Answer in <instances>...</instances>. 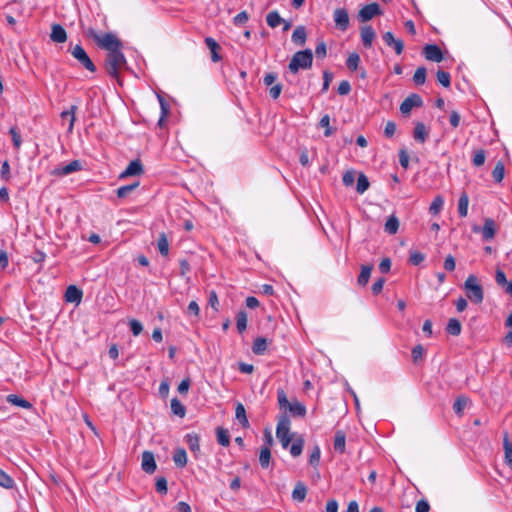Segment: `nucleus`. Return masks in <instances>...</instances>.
<instances>
[{"label": "nucleus", "mask_w": 512, "mask_h": 512, "mask_svg": "<svg viewBox=\"0 0 512 512\" xmlns=\"http://www.w3.org/2000/svg\"><path fill=\"white\" fill-rule=\"evenodd\" d=\"M376 33L372 26L366 25L361 28V40L365 48H371Z\"/></svg>", "instance_id": "nucleus-17"}, {"label": "nucleus", "mask_w": 512, "mask_h": 512, "mask_svg": "<svg viewBox=\"0 0 512 512\" xmlns=\"http://www.w3.org/2000/svg\"><path fill=\"white\" fill-rule=\"evenodd\" d=\"M382 10L378 3L374 2L365 5L358 13V18L361 22H367L377 15H381Z\"/></svg>", "instance_id": "nucleus-9"}, {"label": "nucleus", "mask_w": 512, "mask_h": 512, "mask_svg": "<svg viewBox=\"0 0 512 512\" xmlns=\"http://www.w3.org/2000/svg\"><path fill=\"white\" fill-rule=\"evenodd\" d=\"M216 437L217 442L223 446L227 447L230 444V434L229 431L223 427H217L216 428Z\"/></svg>", "instance_id": "nucleus-33"}, {"label": "nucleus", "mask_w": 512, "mask_h": 512, "mask_svg": "<svg viewBox=\"0 0 512 512\" xmlns=\"http://www.w3.org/2000/svg\"><path fill=\"white\" fill-rule=\"evenodd\" d=\"M139 186V181H136L132 184L121 186L117 189V197L118 198H126L132 191H134Z\"/></svg>", "instance_id": "nucleus-45"}, {"label": "nucleus", "mask_w": 512, "mask_h": 512, "mask_svg": "<svg viewBox=\"0 0 512 512\" xmlns=\"http://www.w3.org/2000/svg\"><path fill=\"white\" fill-rule=\"evenodd\" d=\"M271 462V451L268 446H263L259 454V463L263 469H267Z\"/></svg>", "instance_id": "nucleus-34"}, {"label": "nucleus", "mask_w": 512, "mask_h": 512, "mask_svg": "<svg viewBox=\"0 0 512 512\" xmlns=\"http://www.w3.org/2000/svg\"><path fill=\"white\" fill-rule=\"evenodd\" d=\"M411 356L414 363H418L420 360L423 359L424 356V348L422 345L418 344L415 347H413L411 351Z\"/></svg>", "instance_id": "nucleus-58"}, {"label": "nucleus", "mask_w": 512, "mask_h": 512, "mask_svg": "<svg viewBox=\"0 0 512 512\" xmlns=\"http://www.w3.org/2000/svg\"><path fill=\"white\" fill-rule=\"evenodd\" d=\"M129 327L134 336H138L143 331V325L137 319H131L129 321Z\"/></svg>", "instance_id": "nucleus-60"}, {"label": "nucleus", "mask_w": 512, "mask_h": 512, "mask_svg": "<svg viewBox=\"0 0 512 512\" xmlns=\"http://www.w3.org/2000/svg\"><path fill=\"white\" fill-rule=\"evenodd\" d=\"M505 175V167L502 161H498L492 170V178L495 183H501Z\"/></svg>", "instance_id": "nucleus-40"}, {"label": "nucleus", "mask_w": 512, "mask_h": 512, "mask_svg": "<svg viewBox=\"0 0 512 512\" xmlns=\"http://www.w3.org/2000/svg\"><path fill=\"white\" fill-rule=\"evenodd\" d=\"M370 186L369 180L363 173H360L357 179L356 191L363 194Z\"/></svg>", "instance_id": "nucleus-49"}, {"label": "nucleus", "mask_w": 512, "mask_h": 512, "mask_svg": "<svg viewBox=\"0 0 512 512\" xmlns=\"http://www.w3.org/2000/svg\"><path fill=\"white\" fill-rule=\"evenodd\" d=\"M15 485L13 478L0 469V486L5 489H12Z\"/></svg>", "instance_id": "nucleus-48"}, {"label": "nucleus", "mask_w": 512, "mask_h": 512, "mask_svg": "<svg viewBox=\"0 0 512 512\" xmlns=\"http://www.w3.org/2000/svg\"><path fill=\"white\" fill-rule=\"evenodd\" d=\"M68 51L86 70L92 73L96 72L97 68L95 64L80 44L70 47Z\"/></svg>", "instance_id": "nucleus-7"}, {"label": "nucleus", "mask_w": 512, "mask_h": 512, "mask_svg": "<svg viewBox=\"0 0 512 512\" xmlns=\"http://www.w3.org/2000/svg\"><path fill=\"white\" fill-rule=\"evenodd\" d=\"M472 164L475 166V167H480L482 166L484 163H485V160H486V152L484 149L482 148H479V149H474L473 152H472Z\"/></svg>", "instance_id": "nucleus-39"}, {"label": "nucleus", "mask_w": 512, "mask_h": 512, "mask_svg": "<svg viewBox=\"0 0 512 512\" xmlns=\"http://www.w3.org/2000/svg\"><path fill=\"white\" fill-rule=\"evenodd\" d=\"M334 21L341 31H346L349 27V15L346 9L339 8L334 11Z\"/></svg>", "instance_id": "nucleus-12"}, {"label": "nucleus", "mask_w": 512, "mask_h": 512, "mask_svg": "<svg viewBox=\"0 0 512 512\" xmlns=\"http://www.w3.org/2000/svg\"><path fill=\"white\" fill-rule=\"evenodd\" d=\"M319 126L325 128L324 136L330 137L334 134V129L330 127V116L325 114L321 117L319 121Z\"/></svg>", "instance_id": "nucleus-52"}, {"label": "nucleus", "mask_w": 512, "mask_h": 512, "mask_svg": "<svg viewBox=\"0 0 512 512\" xmlns=\"http://www.w3.org/2000/svg\"><path fill=\"white\" fill-rule=\"evenodd\" d=\"M268 341L264 337H257L252 344V352L256 355H263L267 349Z\"/></svg>", "instance_id": "nucleus-29"}, {"label": "nucleus", "mask_w": 512, "mask_h": 512, "mask_svg": "<svg viewBox=\"0 0 512 512\" xmlns=\"http://www.w3.org/2000/svg\"><path fill=\"white\" fill-rule=\"evenodd\" d=\"M425 259V255L419 251H414L410 254L409 263L417 266L421 264Z\"/></svg>", "instance_id": "nucleus-61"}, {"label": "nucleus", "mask_w": 512, "mask_h": 512, "mask_svg": "<svg viewBox=\"0 0 512 512\" xmlns=\"http://www.w3.org/2000/svg\"><path fill=\"white\" fill-rule=\"evenodd\" d=\"M332 79H333V74L331 72H329L327 70L323 72V85L321 88L322 93H325L328 91Z\"/></svg>", "instance_id": "nucleus-62"}, {"label": "nucleus", "mask_w": 512, "mask_h": 512, "mask_svg": "<svg viewBox=\"0 0 512 512\" xmlns=\"http://www.w3.org/2000/svg\"><path fill=\"white\" fill-rule=\"evenodd\" d=\"M360 62V57L357 53H351L347 60H346V66L351 71H356Z\"/></svg>", "instance_id": "nucleus-53"}, {"label": "nucleus", "mask_w": 512, "mask_h": 512, "mask_svg": "<svg viewBox=\"0 0 512 512\" xmlns=\"http://www.w3.org/2000/svg\"><path fill=\"white\" fill-rule=\"evenodd\" d=\"M277 402L279 409L283 413L289 412L293 417H304L306 415V407L304 404L299 402L296 398L290 402L283 389L277 390Z\"/></svg>", "instance_id": "nucleus-2"}, {"label": "nucleus", "mask_w": 512, "mask_h": 512, "mask_svg": "<svg viewBox=\"0 0 512 512\" xmlns=\"http://www.w3.org/2000/svg\"><path fill=\"white\" fill-rule=\"evenodd\" d=\"M155 489L161 495L167 494V492H168L167 480L164 476H160L156 479Z\"/></svg>", "instance_id": "nucleus-56"}, {"label": "nucleus", "mask_w": 512, "mask_h": 512, "mask_svg": "<svg viewBox=\"0 0 512 512\" xmlns=\"http://www.w3.org/2000/svg\"><path fill=\"white\" fill-rule=\"evenodd\" d=\"M373 269L372 265H362L360 274L357 278V284L361 287H364L369 282L371 271Z\"/></svg>", "instance_id": "nucleus-27"}, {"label": "nucleus", "mask_w": 512, "mask_h": 512, "mask_svg": "<svg viewBox=\"0 0 512 512\" xmlns=\"http://www.w3.org/2000/svg\"><path fill=\"white\" fill-rule=\"evenodd\" d=\"M141 467L144 472L148 474H152L155 472L157 465L154 458V454L150 451H144L142 453V463Z\"/></svg>", "instance_id": "nucleus-13"}, {"label": "nucleus", "mask_w": 512, "mask_h": 512, "mask_svg": "<svg viewBox=\"0 0 512 512\" xmlns=\"http://www.w3.org/2000/svg\"><path fill=\"white\" fill-rule=\"evenodd\" d=\"M173 461L176 466L183 468L187 464V454L183 448H178L173 454Z\"/></svg>", "instance_id": "nucleus-37"}, {"label": "nucleus", "mask_w": 512, "mask_h": 512, "mask_svg": "<svg viewBox=\"0 0 512 512\" xmlns=\"http://www.w3.org/2000/svg\"><path fill=\"white\" fill-rule=\"evenodd\" d=\"M186 442L192 452L197 453L200 451V438L197 434H188Z\"/></svg>", "instance_id": "nucleus-44"}, {"label": "nucleus", "mask_w": 512, "mask_h": 512, "mask_svg": "<svg viewBox=\"0 0 512 512\" xmlns=\"http://www.w3.org/2000/svg\"><path fill=\"white\" fill-rule=\"evenodd\" d=\"M398 229H399L398 218L395 215L389 216L385 223V226H384L385 232H387L390 235H394L397 233Z\"/></svg>", "instance_id": "nucleus-35"}, {"label": "nucleus", "mask_w": 512, "mask_h": 512, "mask_svg": "<svg viewBox=\"0 0 512 512\" xmlns=\"http://www.w3.org/2000/svg\"><path fill=\"white\" fill-rule=\"evenodd\" d=\"M306 495H307V487L306 485L301 482V481H298L296 484H295V487L292 491V499L296 502H303L306 498Z\"/></svg>", "instance_id": "nucleus-25"}, {"label": "nucleus", "mask_w": 512, "mask_h": 512, "mask_svg": "<svg viewBox=\"0 0 512 512\" xmlns=\"http://www.w3.org/2000/svg\"><path fill=\"white\" fill-rule=\"evenodd\" d=\"M204 42L211 51V60L213 62H219L222 60V56L219 54L221 46L218 44V42L212 37H206Z\"/></svg>", "instance_id": "nucleus-19"}, {"label": "nucleus", "mask_w": 512, "mask_h": 512, "mask_svg": "<svg viewBox=\"0 0 512 512\" xmlns=\"http://www.w3.org/2000/svg\"><path fill=\"white\" fill-rule=\"evenodd\" d=\"M126 65L127 60L122 50H116L106 54L104 66L110 77L118 79L120 70Z\"/></svg>", "instance_id": "nucleus-3"}, {"label": "nucleus", "mask_w": 512, "mask_h": 512, "mask_svg": "<svg viewBox=\"0 0 512 512\" xmlns=\"http://www.w3.org/2000/svg\"><path fill=\"white\" fill-rule=\"evenodd\" d=\"M266 22L267 25L271 28H276L279 26L282 22H284V19L280 16L278 11L274 10L267 14L266 16Z\"/></svg>", "instance_id": "nucleus-36"}, {"label": "nucleus", "mask_w": 512, "mask_h": 512, "mask_svg": "<svg viewBox=\"0 0 512 512\" xmlns=\"http://www.w3.org/2000/svg\"><path fill=\"white\" fill-rule=\"evenodd\" d=\"M427 70L425 67H418L414 73L413 81L415 85H423L426 81Z\"/></svg>", "instance_id": "nucleus-50"}, {"label": "nucleus", "mask_w": 512, "mask_h": 512, "mask_svg": "<svg viewBox=\"0 0 512 512\" xmlns=\"http://www.w3.org/2000/svg\"><path fill=\"white\" fill-rule=\"evenodd\" d=\"M291 40L297 46H304L307 40V32L305 26H297L292 33Z\"/></svg>", "instance_id": "nucleus-21"}, {"label": "nucleus", "mask_w": 512, "mask_h": 512, "mask_svg": "<svg viewBox=\"0 0 512 512\" xmlns=\"http://www.w3.org/2000/svg\"><path fill=\"white\" fill-rule=\"evenodd\" d=\"M503 448H504V454H505V462L509 466H512V443L508 438V433L504 434Z\"/></svg>", "instance_id": "nucleus-38"}, {"label": "nucleus", "mask_w": 512, "mask_h": 512, "mask_svg": "<svg viewBox=\"0 0 512 512\" xmlns=\"http://www.w3.org/2000/svg\"><path fill=\"white\" fill-rule=\"evenodd\" d=\"M383 41L387 46L393 47L397 55H400L404 50L403 41L400 39H395L393 33L390 31L383 34Z\"/></svg>", "instance_id": "nucleus-16"}, {"label": "nucleus", "mask_w": 512, "mask_h": 512, "mask_svg": "<svg viewBox=\"0 0 512 512\" xmlns=\"http://www.w3.org/2000/svg\"><path fill=\"white\" fill-rule=\"evenodd\" d=\"M82 169L81 162L79 160H73L65 166L57 167L52 170L51 175L63 177L71 173L80 171Z\"/></svg>", "instance_id": "nucleus-11"}, {"label": "nucleus", "mask_w": 512, "mask_h": 512, "mask_svg": "<svg viewBox=\"0 0 512 512\" xmlns=\"http://www.w3.org/2000/svg\"><path fill=\"white\" fill-rule=\"evenodd\" d=\"M466 297L474 304H481L484 300V290L476 275L470 274L463 284Z\"/></svg>", "instance_id": "nucleus-4"}, {"label": "nucleus", "mask_w": 512, "mask_h": 512, "mask_svg": "<svg viewBox=\"0 0 512 512\" xmlns=\"http://www.w3.org/2000/svg\"><path fill=\"white\" fill-rule=\"evenodd\" d=\"M346 434L342 430H337L334 436L333 448L335 452L343 454L345 452Z\"/></svg>", "instance_id": "nucleus-24"}, {"label": "nucleus", "mask_w": 512, "mask_h": 512, "mask_svg": "<svg viewBox=\"0 0 512 512\" xmlns=\"http://www.w3.org/2000/svg\"><path fill=\"white\" fill-rule=\"evenodd\" d=\"M87 37L93 39L98 47L107 50V53L122 50L123 43L113 33H105L104 35L98 34L94 28H88L85 31Z\"/></svg>", "instance_id": "nucleus-1"}, {"label": "nucleus", "mask_w": 512, "mask_h": 512, "mask_svg": "<svg viewBox=\"0 0 512 512\" xmlns=\"http://www.w3.org/2000/svg\"><path fill=\"white\" fill-rule=\"evenodd\" d=\"M0 178L4 182H8L11 179L10 165L7 160H4L1 165Z\"/></svg>", "instance_id": "nucleus-57"}, {"label": "nucleus", "mask_w": 512, "mask_h": 512, "mask_svg": "<svg viewBox=\"0 0 512 512\" xmlns=\"http://www.w3.org/2000/svg\"><path fill=\"white\" fill-rule=\"evenodd\" d=\"M171 410L173 412V414H175L176 416H179L180 418H183L186 414V408L185 406L181 403V401L177 398H173L171 400Z\"/></svg>", "instance_id": "nucleus-41"}, {"label": "nucleus", "mask_w": 512, "mask_h": 512, "mask_svg": "<svg viewBox=\"0 0 512 512\" xmlns=\"http://www.w3.org/2000/svg\"><path fill=\"white\" fill-rule=\"evenodd\" d=\"M236 327L237 331L242 334L247 328V314L241 310L236 315Z\"/></svg>", "instance_id": "nucleus-42"}, {"label": "nucleus", "mask_w": 512, "mask_h": 512, "mask_svg": "<svg viewBox=\"0 0 512 512\" xmlns=\"http://www.w3.org/2000/svg\"><path fill=\"white\" fill-rule=\"evenodd\" d=\"M313 64V53L310 49L297 51L291 58L288 69L296 74L300 69H310Z\"/></svg>", "instance_id": "nucleus-5"}, {"label": "nucleus", "mask_w": 512, "mask_h": 512, "mask_svg": "<svg viewBox=\"0 0 512 512\" xmlns=\"http://www.w3.org/2000/svg\"><path fill=\"white\" fill-rule=\"evenodd\" d=\"M235 417L243 428L249 427V421L246 416V411L242 403H238L235 409Z\"/></svg>", "instance_id": "nucleus-31"}, {"label": "nucleus", "mask_w": 512, "mask_h": 512, "mask_svg": "<svg viewBox=\"0 0 512 512\" xmlns=\"http://www.w3.org/2000/svg\"><path fill=\"white\" fill-rule=\"evenodd\" d=\"M249 19V15L246 11H242L240 13H238L234 18H233V23L234 25L236 26H241L243 25L244 23H246Z\"/></svg>", "instance_id": "nucleus-63"}, {"label": "nucleus", "mask_w": 512, "mask_h": 512, "mask_svg": "<svg viewBox=\"0 0 512 512\" xmlns=\"http://www.w3.org/2000/svg\"><path fill=\"white\" fill-rule=\"evenodd\" d=\"M443 204H444V200H443L442 196H440V195L436 196L433 199L432 203L430 204V207H429L430 214L434 215V216L438 215L443 208Z\"/></svg>", "instance_id": "nucleus-47"}, {"label": "nucleus", "mask_w": 512, "mask_h": 512, "mask_svg": "<svg viewBox=\"0 0 512 512\" xmlns=\"http://www.w3.org/2000/svg\"><path fill=\"white\" fill-rule=\"evenodd\" d=\"M7 402L12 405H15V406H18V407H21L24 409H28V410L33 408V405L29 401H27L26 399H24L16 394H9L7 396Z\"/></svg>", "instance_id": "nucleus-26"}, {"label": "nucleus", "mask_w": 512, "mask_h": 512, "mask_svg": "<svg viewBox=\"0 0 512 512\" xmlns=\"http://www.w3.org/2000/svg\"><path fill=\"white\" fill-rule=\"evenodd\" d=\"M143 173V165L139 159L131 161L126 169L120 174L119 178L141 175Z\"/></svg>", "instance_id": "nucleus-15"}, {"label": "nucleus", "mask_w": 512, "mask_h": 512, "mask_svg": "<svg viewBox=\"0 0 512 512\" xmlns=\"http://www.w3.org/2000/svg\"><path fill=\"white\" fill-rule=\"evenodd\" d=\"M469 197L466 192H463L458 200V213L461 218H464L468 214Z\"/></svg>", "instance_id": "nucleus-30"}, {"label": "nucleus", "mask_w": 512, "mask_h": 512, "mask_svg": "<svg viewBox=\"0 0 512 512\" xmlns=\"http://www.w3.org/2000/svg\"><path fill=\"white\" fill-rule=\"evenodd\" d=\"M428 130L424 123L416 122L413 131V138L419 143H424L428 138Z\"/></svg>", "instance_id": "nucleus-23"}, {"label": "nucleus", "mask_w": 512, "mask_h": 512, "mask_svg": "<svg viewBox=\"0 0 512 512\" xmlns=\"http://www.w3.org/2000/svg\"><path fill=\"white\" fill-rule=\"evenodd\" d=\"M423 100L420 95L413 93L410 94L400 105V112L403 115H409L411 110L415 107H421Z\"/></svg>", "instance_id": "nucleus-8"}, {"label": "nucleus", "mask_w": 512, "mask_h": 512, "mask_svg": "<svg viewBox=\"0 0 512 512\" xmlns=\"http://www.w3.org/2000/svg\"><path fill=\"white\" fill-rule=\"evenodd\" d=\"M326 54H327V47H326L325 42L324 41L318 42V44L316 45V48H315L316 57L323 59L326 57Z\"/></svg>", "instance_id": "nucleus-64"}, {"label": "nucleus", "mask_w": 512, "mask_h": 512, "mask_svg": "<svg viewBox=\"0 0 512 512\" xmlns=\"http://www.w3.org/2000/svg\"><path fill=\"white\" fill-rule=\"evenodd\" d=\"M496 235V224L492 218H486L482 227V238L486 241L491 240Z\"/></svg>", "instance_id": "nucleus-18"}, {"label": "nucleus", "mask_w": 512, "mask_h": 512, "mask_svg": "<svg viewBox=\"0 0 512 512\" xmlns=\"http://www.w3.org/2000/svg\"><path fill=\"white\" fill-rule=\"evenodd\" d=\"M50 38L55 43H64L67 40L66 30L60 24H53Z\"/></svg>", "instance_id": "nucleus-20"}, {"label": "nucleus", "mask_w": 512, "mask_h": 512, "mask_svg": "<svg viewBox=\"0 0 512 512\" xmlns=\"http://www.w3.org/2000/svg\"><path fill=\"white\" fill-rule=\"evenodd\" d=\"M65 301L68 303L79 304L83 297V292L75 285H69L65 291Z\"/></svg>", "instance_id": "nucleus-14"}, {"label": "nucleus", "mask_w": 512, "mask_h": 512, "mask_svg": "<svg viewBox=\"0 0 512 512\" xmlns=\"http://www.w3.org/2000/svg\"><path fill=\"white\" fill-rule=\"evenodd\" d=\"M445 330L449 335H452V336L460 335L461 330H462L460 321L456 318L449 319Z\"/></svg>", "instance_id": "nucleus-32"}, {"label": "nucleus", "mask_w": 512, "mask_h": 512, "mask_svg": "<svg viewBox=\"0 0 512 512\" xmlns=\"http://www.w3.org/2000/svg\"><path fill=\"white\" fill-rule=\"evenodd\" d=\"M304 446V439L302 437L297 438L290 447V453L293 457L301 455Z\"/></svg>", "instance_id": "nucleus-51"}, {"label": "nucleus", "mask_w": 512, "mask_h": 512, "mask_svg": "<svg viewBox=\"0 0 512 512\" xmlns=\"http://www.w3.org/2000/svg\"><path fill=\"white\" fill-rule=\"evenodd\" d=\"M9 134L11 136L14 148L18 150L22 144V139L17 127H11L9 130Z\"/></svg>", "instance_id": "nucleus-55"}, {"label": "nucleus", "mask_w": 512, "mask_h": 512, "mask_svg": "<svg viewBox=\"0 0 512 512\" xmlns=\"http://www.w3.org/2000/svg\"><path fill=\"white\" fill-rule=\"evenodd\" d=\"M422 54L424 57L433 62H441L443 60V52L437 44H427L424 46Z\"/></svg>", "instance_id": "nucleus-10"}, {"label": "nucleus", "mask_w": 512, "mask_h": 512, "mask_svg": "<svg viewBox=\"0 0 512 512\" xmlns=\"http://www.w3.org/2000/svg\"><path fill=\"white\" fill-rule=\"evenodd\" d=\"M438 82L444 86L449 87L451 84V77L450 74L444 70L439 69L436 73Z\"/></svg>", "instance_id": "nucleus-54"}, {"label": "nucleus", "mask_w": 512, "mask_h": 512, "mask_svg": "<svg viewBox=\"0 0 512 512\" xmlns=\"http://www.w3.org/2000/svg\"><path fill=\"white\" fill-rule=\"evenodd\" d=\"M78 110V107L76 105H71V107L68 110L62 111L60 114V117L65 120H69V126L67 129V133H72L74 130V124L76 121V111Z\"/></svg>", "instance_id": "nucleus-22"}, {"label": "nucleus", "mask_w": 512, "mask_h": 512, "mask_svg": "<svg viewBox=\"0 0 512 512\" xmlns=\"http://www.w3.org/2000/svg\"><path fill=\"white\" fill-rule=\"evenodd\" d=\"M290 425L291 422L288 414L282 413L279 415L276 427V437L279 439L284 449H287L291 442Z\"/></svg>", "instance_id": "nucleus-6"}, {"label": "nucleus", "mask_w": 512, "mask_h": 512, "mask_svg": "<svg viewBox=\"0 0 512 512\" xmlns=\"http://www.w3.org/2000/svg\"><path fill=\"white\" fill-rule=\"evenodd\" d=\"M468 403V398L465 396H459L456 398V400L453 403V410L454 412L461 416L463 414V411L465 410Z\"/></svg>", "instance_id": "nucleus-43"}, {"label": "nucleus", "mask_w": 512, "mask_h": 512, "mask_svg": "<svg viewBox=\"0 0 512 512\" xmlns=\"http://www.w3.org/2000/svg\"><path fill=\"white\" fill-rule=\"evenodd\" d=\"M321 459V449L318 444H315L310 451L308 463L315 469L318 468Z\"/></svg>", "instance_id": "nucleus-28"}, {"label": "nucleus", "mask_w": 512, "mask_h": 512, "mask_svg": "<svg viewBox=\"0 0 512 512\" xmlns=\"http://www.w3.org/2000/svg\"><path fill=\"white\" fill-rule=\"evenodd\" d=\"M157 248L161 255L167 256L169 253V242L164 233L160 234L157 240Z\"/></svg>", "instance_id": "nucleus-46"}, {"label": "nucleus", "mask_w": 512, "mask_h": 512, "mask_svg": "<svg viewBox=\"0 0 512 512\" xmlns=\"http://www.w3.org/2000/svg\"><path fill=\"white\" fill-rule=\"evenodd\" d=\"M208 304L215 311H219V300L216 291L211 290L208 296Z\"/></svg>", "instance_id": "nucleus-59"}]
</instances>
